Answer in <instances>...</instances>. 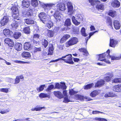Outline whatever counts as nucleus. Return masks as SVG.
Listing matches in <instances>:
<instances>
[{"mask_svg":"<svg viewBox=\"0 0 121 121\" xmlns=\"http://www.w3.org/2000/svg\"><path fill=\"white\" fill-rule=\"evenodd\" d=\"M113 74L112 73H110L107 77H104V79L107 82L110 81L111 78L113 76Z\"/></svg>","mask_w":121,"mask_h":121,"instance_id":"nucleus-36","label":"nucleus"},{"mask_svg":"<svg viewBox=\"0 0 121 121\" xmlns=\"http://www.w3.org/2000/svg\"><path fill=\"white\" fill-rule=\"evenodd\" d=\"M109 15L112 17H114L117 15L116 12L114 10H110L109 11Z\"/></svg>","mask_w":121,"mask_h":121,"instance_id":"nucleus-38","label":"nucleus"},{"mask_svg":"<svg viewBox=\"0 0 121 121\" xmlns=\"http://www.w3.org/2000/svg\"><path fill=\"white\" fill-rule=\"evenodd\" d=\"M9 21L8 17L7 16H4L0 21L1 26H3L6 25Z\"/></svg>","mask_w":121,"mask_h":121,"instance_id":"nucleus-6","label":"nucleus"},{"mask_svg":"<svg viewBox=\"0 0 121 121\" xmlns=\"http://www.w3.org/2000/svg\"><path fill=\"white\" fill-rule=\"evenodd\" d=\"M99 4H95V5H97L96 6V8L98 9V10H103L104 9V6L103 4H101L98 5Z\"/></svg>","mask_w":121,"mask_h":121,"instance_id":"nucleus-44","label":"nucleus"},{"mask_svg":"<svg viewBox=\"0 0 121 121\" xmlns=\"http://www.w3.org/2000/svg\"><path fill=\"white\" fill-rule=\"evenodd\" d=\"M31 4L35 7H36L38 4L37 0H32L31 1Z\"/></svg>","mask_w":121,"mask_h":121,"instance_id":"nucleus-50","label":"nucleus"},{"mask_svg":"<svg viewBox=\"0 0 121 121\" xmlns=\"http://www.w3.org/2000/svg\"><path fill=\"white\" fill-rule=\"evenodd\" d=\"M113 83L119 82V78H117L114 79L112 81Z\"/></svg>","mask_w":121,"mask_h":121,"instance_id":"nucleus-63","label":"nucleus"},{"mask_svg":"<svg viewBox=\"0 0 121 121\" xmlns=\"http://www.w3.org/2000/svg\"><path fill=\"white\" fill-rule=\"evenodd\" d=\"M81 32L82 35L86 37L87 35L85 32V29L84 28L82 27L81 31Z\"/></svg>","mask_w":121,"mask_h":121,"instance_id":"nucleus-47","label":"nucleus"},{"mask_svg":"<svg viewBox=\"0 0 121 121\" xmlns=\"http://www.w3.org/2000/svg\"><path fill=\"white\" fill-rule=\"evenodd\" d=\"M23 31L26 34H29L30 33V31L29 27H25L23 28Z\"/></svg>","mask_w":121,"mask_h":121,"instance_id":"nucleus-31","label":"nucleus"},{"mask_svg":"<svg viewBox=\"0 0 121 121\" xmlns=\"http://www.w3.org/2000/svg\"><path fill=\"white\" fill-rule=\"evenodd\" d=\"M39 35L38 34H35L33 36V39H37L39 37Z\"/></svg>","mask_w":121,"mask_h":121,"instance_id":"nucleus-56","label":"nucleus"},{"mask_svg":"<svg viewBox=\"0 0 121 121\" xmlns=\"http://www.w3.org/2000/svg\"><path fill=\"white\" fill-rule=\"evenodd\" d=\"M116 96V95L112 92H109L105 94L104 95L105 97H114Z\"/></svg>","mask_w":121,"mask_h":121,"instance_id":"nucleus-30","label":"nucleus"},{"mask_svg":"<svg viewBox=\"0 0 121 121\" xmlns=\"http://www.w3.org/2000/svg\"><path fill=\"white\" fill-rule=\"evenodd\" d=\"M4 42L10 47H13L14 46V43L13 40L9 38H6L4 40Z\"/></svg>","mask_w":121,"mask_h":121,"instance_id":"nucleus-7","label":"nucleus"},{"mask_svg":"<svg viewBox=\"0 0 121 121\" xmlns=\"http://www.w3.org/2000/svg\"><path fill=\"white\" fill-rule=\"evenodd\" d=\"M73 33L76 34H78L79 33L78 29H74L73 30Z\"/></svg>","mask_w":121,"mask_h":121,"instance_id":"nucleus-61","label":"nucleus"},{"mask_svg":"<svg viewBox=\"0 0 121 121\" xmlns=\"http://www.w3.org/2000/svg\"><path fill=\"white\" fill-rule=\"evenodd\" d=\"M71 24V20L69 19H67L65 23V25L67 26H70Z\"/></svg>","mask_w":121,"mask_h":121,"instance_id":"nucleus-39","label":"nucleus"},{"mask_svg":"<svg viewBox=\"0 0 121 121\" xmlns=\"http://www.w3.org/2000/svg\"><path fill=\"white\" fill-rule=\"evenodd\" d=\"M22 57L25 59H28L30 58L31 56L30 53L24 51L21 54Z\"/></svg>","mask_w":121,"mask_h":121,"instance_id":"nucleus-13","label":"nucleus"},{"mask_svg":"<svg viewBox=\"0 0 121 121\" xmlns=\"http://www.w3.org/2000/svg\"><path fill=\"white\" fill-rule=\"evenodd\" d=\"M117 41L113 39H110V46L112 47H114L115 45L117 44Z\"/></svg>","mask_w":121,"mask_h":121,"instance_id":"nucleus-29","label":"nucleus"},{"mask_svg":"<svg viewBox=\"0 0 121 121\" xmlns=\"http://www.w3.org/2000/svg\"><path fill=\"white\" fill-rule=\"evenodd\" d=\"M113 24L114 28L116 29H119L121 27V24L119 22L115 20L113 22Z\"/></svg>","mask_w":121,"mask_h":121,"instance_id":"nucleus-21","label":"nucleus"},{"mask_svg":"<svg viewBox=\"0 0 121 121\" xmlns=\"http://www.w3.org/2000/svg\"><path fill=\"white\" fill-rule=\"evenodd\" d=\"M33 10L32 9H29L26 12V15L28 16H31L33 14Z\"/></svg>","mask_w":121,"mask_h":121,"instance_id":"nucleus-41","label":"nucleus"},{"mask_svg":"<svg viewBox=\"0 0 121 121\" xmlns=\"http://www.w3.org/2000/svg\"><path fill=\"white\" fill-rule=\"evenodd\" d=\"M45 85V84L40 85L39 87L36 88V90L38 92H40L43 91Z\"/></svg>","mask_w":121,"mask_h":121,"instance_id":"nucleus-42","label":"nucleus"},{"mask_svg":"<svg viewBox=\"0 0 121 121\" xmlns=\"http://www.w3.org/2000/svg\"><path fill=\"white\" fill-rule=\"evenodd\" d=\"M67 88L65 83L63 82L61 84H60L58 83H55V88L57 89H61L63 90H65Z\"/></svg>","mask_w":121,"mask_h":121,"instance_id":"nucleus-8","label":"nucleus"},{"mask_svg":"<svg viewBox=\"0 0 121 121\" xmlns=\"http://www.w3.org/2000/svg\"><path fill=\"white\" fill-rule=\"evenodd\" d=\"M107 20L106 21V23L108 25H109L111 26H112V22L110 18L109 17H108L107 18Z\"/></svg>","mask_w":121,"mask_h":121,"instance_id":"nucleus-48","label":"nucleus"},{"mask_svg":"<svg viewBox=\"0 0 121 121\" xmlns=\"http://www.w3.org/2000/svg\"><path fill=\"white\" fill-rule=\"evenodd\" d=\"M95 119L96 120L99 121H108L106 119L96 117Z\"/></svg>","mask_w":121,"mask_h":121,"instance_id":"nucleus-57","label":"nucleus"},{"mask_svg":"<svg viewBox=\"0 0 121 121\" xmlns=\"http://www.w3.org/2000/svg\"><path fill=\"white\" fill-rule=\"evenodd\" d=\"M53 88V85L51 84L49 86L45 91L48 92H50L51 90Z\"/></svg>","mask_w":121,"mask_h":121,"instance_id":"nucleus-49","label":"nucleus"},{"mask_svg":"<svg viewBox=\"0 0 121 121\" xmlns=\"http://www.w3.org/2000/svg\"><path fill=\"white\" fill-rule=\"evenodd\" d=\"M54 95L59 99H61L63 98V96L62 93L59 91H55L53 92Z\"/></svg>","mask_w":121,"mask_h":121,"instance_id":"nucleus-20","label":"nucleus"},{"mask_svg":"<svg viewBox=\"0 0 121 121\" xmlns=\"http://www.w3.org/2000/svg\"><path fill=\"white\" fill-rule=\"evenodd\" d=\"M30 3L27 0H24L22 1V5L23 7L26 8L28 7L30 5Z\"/></svg>","mask_w":121,"mask_h":121,"instance_id":"nucleus-22","label":"nucleus"},{"mask_svg":"<svg viewBox=\"0 0 121 121\" xmlns=\"http://www.w3.org/2000/svg\"><path fill=\"white\" fill-rule=\"evenodd\" d=\"M53 4H46L43 5V7L45 9H49L52 7Z\"/></svg>","mask_w":121,"mask_h":121,"instance_id":"nucleus-37","label":"nucleus"},{"mask_svg":"<svg viewBox=\"0 0 121 121\" xmlns=\"http://www.w3.org/2000/svg\"><path fill=\"white\" fill-rule=\"evenodd\" d=\"M32 40L33 44L36 45L39 44V42L35 40L34 39H33Z\"/></svg>","mask_w":121,"mask_h":121,"instance_id":"nucleus-64","label":"nucleus"},{"mask_svg":"<svg viewBox=\"0 0 121 121\" xmlns=\"http://www.w3.org/2000/svg\"><path fill=\"white\" fill-rule=\"evenodd\" d=\"M71 18L73 22L75 25L78 26L80 24V22L78 21L74 16H72Z\"/></svg>","mask_w":121,"mask_h":121,"instance_id":"nucleus-28","label":"nucleus"},{"mask_svg":"<svg viewBox=\"0 0 121 121\" xmlns=\"http://www.w3.org/2000/svg\"><path fill=\"white\" fill-rule=\"evenodd\" d=\"M13 22L11 25L12 29L16 30L19 26L18 25L20 23L21 20L20 18H13Z\"/></svg>","mask_w":121,"mask_h":121,"instance_id":"nucleus-3","label":"nucleus"},{"mask_svg":"<svg viewBox=\"0 0 121 121\" xmlns=\"http://www.w3.org/2000/svg\"><path fill=\"white\" fill-rule=\"evenodd\" d=\"M31 44L30 42H25L24 45V48L26 50H29L31 48Z\"/></svg>","mask_w":121,"mask_h":121,"instance_id":"nucleus-18","label":"nucleus"},{"mask_svg":"<svg viewBox=\"0 0 121 121\" xmlns=\"http://www.w3.org/2000/svg\"><path fill=\"white\" fill-rule=\"evenodd\" d=\"M104 81L103 79H101L98 81L95 84V87H100L103 86L104 84Z\"/></svg>","mask_w":121,"mask_h":121,"instance_id":"nucleus-16","label":"nucleus"},{"mask_svg":"<svg viewBox=\"0 0 121 121\" xmlns=\"http://www.w3.org/2000/svg\"><path fill=\"white\" fill-rule=\"evenodd\" d=\"M45 107H39L37 108H32L31 110L32 111H39L41 110L42 109H45Z\"/></svg>","mask_w":121,"mask_h":121,"instance_id":"nucleus-46","label":"nucleus"},{"mask_svg":"<svg viewBox=\"0 0 121 121\" xmlns=\"http://www.w3.org/2000/svg\"><path fill=\"white\" fill-rule=\"evenodd\" d=\"M48 44V41L46 39H43L42 43V45L45 48H46L47 47Z\"/></svg>","mask_w":121,"mask_h":121,"instance_id":"nucleus-40","label":"nucleus"},{"mask_svg":"<svg viewBox=\"0 0 121 121\" xmlns=\"http://www.w3.org/2000/svg\"><path fill=\"white\" fill-rule=\"evenodd\" d=\"M56 7L57 9L61 11H64L66 9L65 4L62 3L57 4L56 5Z\"/></svg>","mask_w":121,"mask_h":121,"instance_id":"nucleus-10","label":"nucleus"},{"mask_svg":"<svg viewBox=\"0 0 121 121\" xmlns=\"http://www.w3.org/2000/svg\"><path fill=\"white\" fill-rule=\"evenodd\" d=\"M0 91L5 93H7L9 92V88H2L0 89Z\"/></svg>","mask_w":121,"mask_h":121,"instance_id":"nucleus-52","label":"nucleus"},{"mask_svg":"<svg viewBox=\"0 0 121 121\" xmlns=\"http://www.w3.org/2000/svg\"><path fill=\"white\" fill-rule=\"evenodd\" d=\"M69 93L71 95H74L77 93V92L74 91L73 89H71L69 90Z\"/></svg>","mask_w":121,"mask_h":121,"instance_id":"nucleus-54","label":"nucleus"},{"mask_svg":"<svg viewBox=\"0 0 121 121\" xmlns=\"http://www.w3.org/2000/svg\"><path fill=\"white\" fill-rule=\"evenodd\" d=\"M94 32H91L89 34V37L88 38L87 37L86 38V39H87V40L86 41V43H87V40H88V39H89L90 37H91V36H92L94 34Z\"/></svg>","mask_w":121,"mask_h":121,"instance_id":"nucleus-62","label":"nucleus"},{"mask_svg":"<svg viewBox=\"0 0 121 121\" xmlns=\"http://www.w3.org/2000/svg\"><path fill=\"white\" fill-rule=\"evenodd\" d=\"M76 18L78 19V21L79 22L82 19V17L81 15L80 14H77L76 15Z\"/></svg>","mask_w":121,"mask_h":121,"instance_id":"nucleus-55","label":"nucleus"},{"mask_svg":"<svg viewBox=\"0 0 121 121\" xmlns=\"http://www.w3.org/2000/svg\"><path fill=\"white\" fill-rule=\"evenodd\" d=\"M24 21L27 25H32L35 23L34 20L31 18L25 19H24Z\"/></svg>","mask_w":121,"mask_h":121,"instance_id":"nucleus-19","label":"nucleus"},{"mask_svg":"<svg viewBox=\"0 0 121 121\" xmlns=\"http://www.w3.org/2000/svg\"><path fill=\"white\" fill-rule=\"evenodd\" d=\"M11 32V30L5 28L3 30V33L6 36L10 35H11L10 33Z\"/></svg>","mask_w":121,"mask_h":121,"instance_id":"nucleus-26","label":"nucleus"},{"mask_svg":"<svg viewBox=\"0 0 121 121\" xmlns=\"http://www.w3.org/2000/svg\"><path fill=\"white\" fill-rule=\"evenodd\" d=\"M72 102V101L69 99L67 97H65L64 99L63 102L64 103H68L69 102Z\"/></svg>","mask_w":121,"mask_h":121,"instance_id":"nucleus-58","label":"nucleus"},{"mask_svg":"<svg viewBox=\"0 0 121 121\" xmlns=\"http://www.w3.org/2000/svg\"><path fill=\"white\" fill-rule=\"evenodd\" d=\"M38 16L43 23L47 24L48 23V19L46 13L43 12H41L39 14Z\"/></svg>","mask_w":121,"mask_h":121,"instance_id":"nucleus-1","label":"nucleus"},{"mask_svg":"<svg viewBox=\"0 0 121 121\" xmlns=\"http://www.w3.org/2000/svg\"><path fill=\"white\" fill-rule=\"evenodd\" d=\"M41 51V48L40 47L39 48L35 47L34 48V50L33 52L35 53H36L37 52L40 51Z\"/></svg>","mask_w":121,"mask_h":121,"instance_id":"nucleus-53","label":"nucleus"},{"mask_svg":"<svg viewBox=\"0 0 121 121\" xmlns=\"http://www.w3.org/2000/svg\"><path fill=\"white\" fill-rule=\"evenodd\" d=\"M72 55L71 54H69L66 56L62 57V60H63L66 62L72 64L73 63L72 58Z\"/></svg>","mask_w":121,"mask_h":121,"instance_id":"nucleus-4","label":"nucleus"},{"mask_svg":"<svg viewBox=\"0 0 121 121\" xmlns=\"http://www.w3.org/2000/svg\"><path fill=\"white\" fill-rule=\"evenodd\" d=\"M79 51L81 52H83V54L85 56H87L88 53L87 51L86 48H82L79 49Z\"/></svg>","mask_w":121,"mask_h":121,"instance_id":"nucleus-32","label":"nucleus"},{"mask_svg":"<svg viewBox=\"0 0 121 121\" xmlns=\"http://www.w3.org/2000/svg\"><path fill=\"white\" fill-rule=\"evenodd\" d=\"M78 42V39L76 37H73L71 39L67 42L66 44V46L68 47L70 46L75 44Z\"/></svg>","mask_w":121,"mask_h":121,"instance_id":"nucleus-5","label":"nucleus"},{"mask_svg":"<svg viewBox=\"0 0 121 121\" xmlns=\"http://www.w3.org/2000/svg\"><path fill=\"white\" fill-rule=\"evenodd\" d=\"M47 35L49 37H52L53 36V31L52 30H48Z\"/></svg>","mask_w":121,"mask_h":121,"instance_id":"nucleus-51","label":"nucleus"},{"mask_svg":"<svg viewBox=\"0 0 121 121\" xmlns=\"http://www.w3.org/2000/svg\"><path fill=\"white\" fill-rule=\"evenodd\" d=\"M9 112V110L8 109L4 110H1L0 112V113L1 114H4L6 113Z\"/></svg>","mask_w":121,"mask_h":121,"instance_id":"nucleus-60","label":"nucleus"},{"mask_svg":"<svg viewBox=\"0 0 121 121\" xmlns=\"http://www.w3.org/2000/svg\"><path fill=\"white\" fill-rule=\"evenodd\" d=\"M24 78V77L22 75L17 76L15 79V82L14 84H16L19 83L20 81V79H23Z\"/></svg>","mask_w":121,"mask_h":121,"instance_id":"nucleus-15","label":"nucleus"},{"mask_svg":"<svg viewBox=\"0 0 121 121\" xmlns=\"http://www.w3.org/2000/svg\"><path fill=\"white\" fill-rule=\"evenodd\" d=\"M113 90L114 91L117 92H121V84L114 86L113 87Z\"/></svg>","mask_w":121,"mask_h":121,"instance_id":"nucleus-23","label":"nucleus"},{"mask_svg":"<svg viewBox=\"0 0 121 121\" xmlns=\"http://www.w3.org/2000/svg\"><path fill=\"white\" fill-rule=\"evenodd\" d=\"M22 45L21 43H16L14 45V48L17 51L21 50L22 49Z\"/></svg>","mask_w":121,"mask_h":121,"instance_id":"nucleus-14","label":"nucleus"},{"mask_svg":"<svg viewBox=\"0 0 121 121\" xmlns=\"http://www.w3.org/2000/svg\"><path fill=\"white\" fill-rule=\"evenodd\" d=\"M105 53L100 55L99 56V60L100 61H104L107 63L110 64V62L108 60L106 59H101L102 58H103L105 57L106 55L105 54Z\"/></svg>","mask_w":121,"mask_h":121,"instance_id":"nucleus-12","label":"nucleus"},{"mask_svg":"<svg viewBox=\"0 0 121 121\" xmlns=\"http://www.w3.org/2000/svg\"><path fill=\"white\" fill-rule=\"evenodd\" d=\"M101 1H106L107 0H101ZM89 2L91 3V5L94 6L95 4H99L100 3V1L97 0H89Z\"/></svg>","mask_w":121,"mask_h":121,"instance_id":"nucleus-17","label":"nucleus"},{"mask_svg":"<svg viewBox=\"0 0 121 121\" xmlns=\"http://www.w3.org/2000/svg\"><path fill=\"white\" fill-rule=\"evenodd\" d=\"M94 85V84L93 83L87 84L85 86L84 89H90Z\"/></svg>","mask_w":121,"mask_h":121,"instance_id":"nucleus-45","label":"nucleus"},{"mask_svg":"<svg viewBox=\"0 0 121 121\" xmlns=\"http://www.w3.org/2000/svg\"><path fill=\"white\" fill-rule=\"evenodd\" d=\"M61 13L59 11L57 10L56 11L55 13L53 15V16L55 18V19L57 21H59L60 20L61 18L60 15Z\"/></svg>","mask_w":121,"mask_h":121,"instance_id":"nucleus-11","label":"nucleus"},{"mask_svg":"<svg viewBox=\"0 0 121 121\" xmlns=\"http://www.w3.org/2000/svg\"><path fill=\"white\" fill-rule=\"evenodd\" d=\"M39 97L41 98H44L45 97H49V95L47 94H45L43 93H41L39 95Z\"/></svg>","mask_w":121,"mask_h":121,"instance_id":"nucleus-43","label":"nucleus"},{"mask_svg":"<svg viewBox=\"0 0 121 121\" xmlns=\"http://www.w3.org/2000/svg\"><path fill=\"white\" fill-rule=\"evenodd\" d=\"M53 53V45L52 44L51 46L49 47L48 53H47V52L45 55H52Z\"/></svg>","mask_w":121,"mask_h":121,"instance_id":"nucleus-34","label":"nucleus"},{"mask_svg":"<svg viewBox=\"0 0 121 121\" xmlns=\"http://www.w3.org/2000/svg\"><path fill=\"white\" fill-rule=\"evenodd\" d=\"M12 10V17L13 18H20L19 17V12L17 7L15 6H13L11 9Z\"/></svg>","mask_w":121,"mask_h":121,"instance_id":"nucleus-2","label":"nucleus"},{"mask_svg":"<svg viewBox=\"0 0 121 121\" xmlns=\"http://www.w3.org/2000/svg\"><path fill=\"white\" fill-rule=\"evenodd\" d=\"M120 3L118 0H112L111 5L114 8H118L120 6Z\"/></svg>","mask_w":121,"mask_h":121,"instance_id":"nucleus-9","label":"nucleus"},{"mask_svg":"<svg viewBox=\"0 0 121 121\" xmlns=\"http://www.w3.org/2000/svg\"><path fill=\"white\" fill-rule=\"evenodd\" d=\"M68 9V12L69 13L71 12L73 9V7L72 3L70 2H68L67 4Z\"/></svg>","mask_w":121,"mask_h":121,"instance_id":"nucleus-27","label":"nucleus"},{"mask_svg":"<svg viewBox=\"0 0 121 121\" xmlns=\"http://www.w3.org/2000/svg\"><path fill=\"white\" fill-rule=\"evenodd\" d=\"M70 37V35H64L60 41V43H63L65 42L66 40Z\"/></svg>","mask_w":121,"mask_h":121,"instance_id":"nucleus-24","label":"nucleus"},{"mask_svg":"<svg viewBox=\"0 0 121 121\" xmlns=\"http://www.w3.org/2000/svg\"><path fill=\"white\" fill-rule=\"evenodd\" d=\"M99 91L97 90H95L92 92L90 94V95L93 97H95L99 93Z\"/></svg>","mask_w":121,"mask_h":121,"instance_id":"nucleus-35","label":"nucleus"},{"mask_svg":"<svg viewBox=\"0 0 121 121\" xmlns=\"http://www.w3.org/2000/svg\"><path fill=\"white\" fill-rule=\"evenodd\" d=\"M107 58H111L112 60H118L121 58V56L117 57L114 56L108 55L107 56Z\"/></svg>","mask_w":121,"mask_h":121,"instance_id":"nucleus-33","label":"nucleus"},{"mask_svg":"<svg viewBox=\"0 0 121 121\" xmlns=\"http://www.w3.org/2000/svg\"><path fill=\"white\" fill-rule=\"evenodd\" d=\"M21 35V33L18 31L15 32L13 35L14 38L15 39H18Z\"/></svg>","mask_w":121,"mask_h":121,"instance_id":"nucleus-25","label":"nucleus"},{"mask_svg":"<svg viewBox=\"0 0 121 121\" xmlns=\"http://www.w3.org/2000/svg\"><path fill=\"white\" fill-rule=\"evenodd\" d=\"M76 97L79 100H82L83 99V97L82 96L79 95H76Z\"/></svg>","mask_w":121,"mask_h":121,"instance_id":"nucleus-59","label":"nucleus"}]
</instances>
